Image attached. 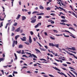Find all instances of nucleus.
I'll list each match as a JSON object with an SVG mask.
<instances>
[{
  "label": "nucleus",
  "instance_id": "obj_1",
  "mask_svg": "<svg viewBox=\"0 0 77 77\" xmlns=\"http://www.w3.org/2000/svg\"><path fill=\"white\" fill-rule=\"evenodd\" d=\"M34 57V58H36L37 59V57L35 54H32V55H29L28 56V57Z\"/></svg>",
  "mask_w": 77,
  "mask_h": 77
},
{
  "label": "nucleus",
  "instance_id": "obj_2",
  "mask_svg": "<svg viewBox=\"0 0 77 77\" xmlns=\"http://www.w3.org/2000/svg\"><path fill=\"white\" fill-rule=\"evenodd\" d=\"M68 54H69V55H71V56H74V57H75V59H77V57H76L75 56V55H74L70 53L69 52H68Z\"/></svg>",
  "mask_w": 77,
  "mask_h": 77
},
{
  "label": "nucleus",
  "instance_id": "obj_3",
  "mask_svg": "<svg viewBox=\"0 0 77 77\" xmlns=\"http://www.w3.org/2000/svg\"><path fill=\"white\" fill-rule=\"evenodd\" d=\"M23 38H20V39L22 41H26V37L24 36L23 37Z\"/></svg>",
  "mask_w": 77,
  "mask_h": 77
},
{
  "label": "nucleus",
  "instance_id": "obj_4",
  "mask_svg": "<svg viewBox=\"0 0 77 77\" xmlns=\"http://www.w3.org/2000/svg\"><path fill=\"white\" fill-rule=\"evenodd\" d=\"M29 42L30 43V44H32V38H31V36H29Z\"/></svg>",
  "mask_w": 77,
  "mask_h": 77
},
{
  "label": "nucleus",
  "instance_id": "obj_5",
  "mask_svg": "<svg viewBox=\"0 0 77 77\" xmlns=\"http://www.w3.org/2000/svg\"><path fill=\"white\" fill-rule=\"evenodd\" d=\"M61 22H63V23H65V22H68V21L66 19H63L61 20Z\"/></svg>",
  "mask_w": 77,
  "mask_h": 77
},
{
  "label": "nucleus",
  "instance_id": "obj_6",
  "mask_svg": "<svg viewBox=\"0 0 77 77\" xmlns=\"http://www.w3.org/2000/svg\"><path fill=\"white\" fill-rule=\"evenodd\" d=\"M59 8H60V9H61L63 11H64L66 13L67 12L66 11H65V10L63 9V8H61V7H59Z\"/></svg>",
  "mask_w": 77,
  "mask_h": 77
},
{
  "label": "nucleus",
  "instance_id": "obj_7",
  "mask_svg": "<svg viewBox=\"0 0 77 77\" xmlns=\"http://www.w3.org/2000/svg\"><path fill=\"white\" fill-rule=\"evenodd\" d=\"M36 19L32 20L31 22V23H35L36 22Z\"/></svg>",
  "mask_w": 77,
  "mask_h": 77
},
{
  "label": "nucleus",
  "instance_id": "obj_8",
  "mask_svg": "<svg viewBox=\"0 0 77 77\" xmlns=\"http://www.w3.org/2000/svg\"><path fill=\"white\" fill-rule=\"evenodd\" d=\"M19 48H23V45H20L18 46Z\"/></svg>",
  "mask_w": 77,
  "mask_h": 77
},
{
  "label": "nucleus",
  "instance_id": "obj_9",
  "mask_svg": "<svg viewBox=\"0 0 77 77\" xmlns=\"http://www.w3.org/2000/svg\"><path fill=\"white\" fill-rule=\"evenodd\" d=\"M55 60H56V61H57V62H60V61L61 63H62V62H63V61H62V60H57L56 59V58H55Z\"/></svg>",
  "mask_w": 77,
  "mask_h": 77
},
{
  "label": "nucleus",
  "instance_id": "obj_10",
  "mask_svg": "<svg viewBox=\"0 0 77 77\" xmlns=\"http://www.w3.org/2000/svg\"><path fill=\"white\" fill-rule=\"evenodd\" d=\"M39 7L40 9H44V7H43V6H42L41 5H40Z\"/></svg>",
  "mask_w": 77,
  "mask_h": 77
},
{
  "label": "nucleus",
  "instance_id": "obj_11",
  "mask_svg": "<svg viewBox=\"0 0 77 77\" xmlns=\"http://www.w3.org/2000/svg\"><path fill=\"white\" fill-rule=\"evenodd\" d=\"M36 15H44V14L43 13H41L40 14H37Z\"/></svg>",
  "mask_w": 77,
  "mask_h": 77
},
{
  "label": "nucleus",
  "instance_id": "obj_12",
  "mask_svg": "<svg viewBox=\"0 0 77 77\" xmlns=\"http://www.w3.org/2000/svg\"><path fill=\"white\" fill-rule=\"evenodd\" d=\"M62 32H67L68 33H70V34H71V33L70 32H69V31H67L66 30H65L64 31H62Z\"/></svg>",
  "mask_w": 77,
  "mask_h": 77
},
{
  "label": "nucleus",
  "instance_id": "obj_13",
  "mask_svg": "<svg viewBox=\"0 0 77 77\" xmlns=\"http://www.w3.org/2000/svg\"><path fill=\"white\" fill-rule=\"evenodd\" d=\"M26 17L25 16H23L22 17V21H24V20H26Z\"/></svg>",
  "mask_w": 77,
  "mask_h": 77
},
{
  "label": "nucleus",
  "instance_id": "obj_14",
  "mask_svg": "<svg viewBox=\"0 0 77 77\" xmlns=\"http://www.w3.org/2000/svg\"><path fill=\"white\" fill-rule=\"evenodd\" d=\"M20 37V35H18L15 36V39L16 40H17L18 38H19Z\"/></svg>",
  "mask_w": 77,
  "mask_h": 77
},
{
  "label": "nucleus",
  "instance_id": "obj_15",
  "mask_svg": "<svg viewBox=\"0 0 77 77\" xmlns=\"http://www.w3.org/2000/svg\"><path fill=\"white\" fill-rule=\"evenodd\" d=\"M54 68L56 70H57V71H60V70H59V69L58 68H57L56 67H54Z\"/></svg>",
  "mask_w": 77,
  "mask_h": 77
},
{
  "label": "nucleus",
  "instance_id": "obj_16",
  "mask_svg": "<svg viewBox=\"0 0 77 77\" xmlns=\"http://www.w3.org/2000/svg\"><path fill=\"white\" fill-rule=\"evenodd\" d=\"M20 17H21V15L20 14H18L17 16V17L16 18V20H18L19 18H20Z\"/></svg>",
  "mask_w": 77,
  "mask_h": 77
},
{
  "label": "nucleus",
  "instance_id": "obj_17",
  "mask_svg": "<svg viewBox=\"0 0 77 77\" xmlns=\"http://www.w3.org/2000/svg\"><path fill=\"white\" fill-rule=\"evenodd\" d=\"M40 60H44V61H46V62H49V61H47L44 58L40 59Z\"/></svg>",
  "mask_w": 77,
  "mask_h": 77
},
{
  "label": "nucleus",
  "instance_id": "obj_18",
  "mask_svg": "<svg viewBox=\"0 0 77 77\" xmlns=\"http://www.w3.org/2000/svg\"><path fill=\"white\" fill-rule=\"evenodd\" d=\"M14 56L15 57V60H17V59H18L17 58V54H16L15 53H14Z\"/></svg>",
  "mask_w": 77,
  "mask_h": 77
},
{
  "label": "nucleus",
  "instance_id": "obj_19",
  "mask_svg": "<svg viewBox=\"0 0 77 77\" xmlns=\"http://www.w3.org/2000/svg\"><path fill=\"white\" fill-rule=\"evenodd\" d=\"M15 40H14L13 42V44H12V46L13 47H14L15 46Z\"/></svg>",
  "mask_w": 77,
  "mask_h": 77
},
{
  "label": "nucleus",
  "instance_id": "obj_20",
  "mask_svg": "<svg viewBox=\"0 0 77 77\" xmlns=\"http://www.w3.org/2000/svg\"><path fill=\"white\" fill-rule=\"evenodd\" d=\"M49 45L50 46H53V47H54V45H53V43H49Z\"/></svg>",
  "mask_w": 77,
  "mask_h": 77
},
{
  "label": "nucleus",
  "instance_id": "obj_21",
  "mask_svg": "<svg viewBox=\"0 0 77 77\" xmlns=\"http://www.w3.org/2000/svg\"><path fill=\"white\" fill-rule=\"evenodd\" d=\"M20 28L19 27L16 30H15L16 32H19L20 31Z\"/></svg>",
  "mask_w": 77,
  "mask_h": 77
},
{
  "label": "nucleus",
  "instance_id": "obj_22",
  "mask_svg": "<svg viewBox=\"0 0 77 77\" xmlns=\"http://www.w3.org/2000/svg\"><path fill=\"white\" fill-rule=\"evenodd\" d=\"M38 13H39V12L36 11H35L33 12L32 13V14H37Z\"/></svg>",
  "mask_w": 77,
  "mask_h": 77
},
{
  "label": "nucleus",
  "instance_id": "obj_23",
  "mask_svg": "<svg viewBox=\"0 0 77 77\" xmlns=\"http://www.w3.org/2000/svg\"><path fill=\"white\" fill-rule=\"evenodd\" d=\"M35 50L36 51H37V52H38V53H40V52H41L40 51H39V50H38V49L35 48Z\"/></svg>",
  "mask_w": 77,
  "mask_h": 77
},
{
  "label": "nucleus",
  "instance_id": "obj_24",
  "mask_svg": "<svg viewBox=\"0 0 77 77\" xmlns=\"http://www.w3.org/2000/svg\"><path fill=\"white\" fill-rule=\"evenodd\" d=\"M69 29H71V30H74V31H75V29H74V28H73L72 27H69Z\"/></svg>",
  "mask_w": 77,
  "mask_h": 77
},
{
  "label": "nucleus",
  "instance_id": "obj_25",
  "mask_svg": "<svg viewBox=\"0 0 77 77\" xmlns=\"http://www.w3.org/2000/svg\"><path fill=\"white\" fill-rule=\"evenodd\" d=\"M72 50H73V51H76V49H75V48H74V47H72Z\"/></svg>",
  "mask_w": 77,
  "mask_h": 77
},
{
  "label": "nucleus",
  "instance_id": "obj_26",
  "mask_svg": "<svg viewBox=\"0 0 77 77\" xmlns=\"http://www.w3.org/2000/svg\"><path fill=\"white\" fill-rule=\"evenodd\" d=\"M38 27H39V23L35 26V28H37Z\"/></svg>",
  "mask_w": 77,
  "mask_h": 77
},
{
  "label": "nucleus",
  "instance_id": "obj_27",
  "mask_svg": "<svg viewBox=\"0 0 77 77\" xmlns=\"http://www.w3.org/2000/svg\"><path fill=\"white\" fill-rule=\"evenodd\" d=\"M69 72V73L70 74H71V75H72V76H73V77H76L75 76V75H74V74H73L72 73H71V72Z\"/></svg>",
  "mask_w": 77,
  "mask_h": 77
},
{
  "label": "nucleus",
  "instance_id": "obj_28",
  "mask_svg": "<svg viewBox=\"0 0 77 77\" xmlns=\"http://www.w3.org/2000/svg\"><path fill=\"white\" fill-rule=\"evenodd\" d=\"M53 30L54 31V32H56L57 33L58 32V31L56 30L53 29Z\"/></svg>",
  "mask_w": 77,
  "mask_h": 77
},
{
  "label": "nucleus",
  "instance_id": "obj_29",
  "mask_svg": "<svg viewBox=\"0 0 77 77\" xmlns=\"http://www.w3.org/2000/svg\"><path fill=\"white\" fill-rule=\"evenodd\" d=\"M59 45L58 44H57V45L56 44L55 45H54V46L56 47H57V48H59Z\"/></svg>",
  "mask_w": 77,
  "mask_h": 77
},
{
  "label": "nucleus",
  "instance_id": "obj_30",
  "mask_svg": "<svg viewBox=\"0 0 77 77\" xmlns=\"http://www.w3.org/2000/svg\"><path fill=\"white\" fill-rule=\"evenodd\" d=\"M46 9L47 11H49L51 10V8H50L48 7Z\"/></svg>",
  "mask_w": 77,
  "mask_h": 77
},
{
  "label": "nucleus",
  "instance_id": "obj_31",
  "mask_svg": "<svg viewBox=\"0 0 77 77\" xmlns=\"http://www.w3.org/2000/svg\"><path fill=\"white\" fill-rule=\"evenodd\" d=\"M34 19H35V17L33 16L30 19V20H34Z\"/></svg>",
  "mask_w": 77,
  "mask_h": 77
},
{
  "label": "nucleus",
  "instance_id": "obj_32",
  "mask_svg": "<svg viewBox=\"0 0 77 77\" xmlns=\"http://www.w3.org/2000/svg\"><path fill=\"white\" fill-rule=\"evenodd\" d=\"M60 23V24H61L62 25H64V26H65V25H66V24L65 23Z\"/></svg>",
  "mask_w": 77,
  "mask_h": 77
},
{
  "label": "nucleus",
  "instance_id": "obj_33",
  "mask_svg": "<svg viewBox=\"0 0 77 77\" xmlns=\"http://www.w3.org/2000/svg\"><path fill=\"white\" fill-rule=\"evenodd\" d=\"M22 57H26V58H28V57L26 55H23L22 56Z\"/></svg>",
  "mask_w": 77,
  "mask_h": 77
},
{
  "label": "nucleus",
  "instance_id": "obj_34",
  "mask_svg": "<svg viewBox=\"0 0 77 77\" xmlns=\"http://www.w3.org/2000/svg\"><path fill=\"white\" fill-rule=\"evenodd\" d=\"M61 17L62 18H63V19H65V17L64 16H61Z\"/></svg>",
  "mask_w": 77,
  "mask_h": 77
},
{
  "label": "nucleus",
  "instance_id": "obj_35",
  "mask_svg": "<svg viewBox=\"0 0 77 77\" xmlns=\"http://www.w3.org/2000/svg\"><path fill=\"white\" fill-rule=\"evenodd\" d=\"M30 34H31V35H33V31H30Z\"/></svg>",
  "mask_w": 77,
  "mask_h": 77
},
{
  "label": "nucleus",
  "instance_id": "obj_36",
  "mask_svg": "<svg viewBox=\"0 0 77 77\" xmlns=\"http://www.w3.org/2000/svg\"><path fill=\"white\" fill-rule=\"evenodd\" d=\"M21 50L19 51H17V53H18L19 54H20V53H21Z\"/></svg>",
  "mask_w": 77,
  "mask_h": 77
},
{
  "label": "nucleus",
  "instance_id": "obj_37",
  "mask_svg": "<svg viewBox=\"0 0 77 77\" xmlns=\"http://www.w3.org/2000/svg\"><path fill=\"white\" fill-rule=\"evenodd\" d=\"M24 43L26 44V45H30V43L29 42H25Z\"/></svg>",
  "mask_w": 77,
  "mask_h": 77
},
{
  "label": "nucleus",
  "instance_id": "obj_38",
  "mask_svg": "<svg viewBox=\"0 0 77 77\" xmlns=\"http://www.w3.org/2000/svg\"><path fill=\"white\" fill-rule=\"evenodd\" d=\"M37 44H38V45H39V46H40V47H42V46L41 45V44H40V43H39V42H37Z\"/></svg>",
  "mask_w": 77,
  "mask_h": 77
},
{
  "label": "nucleus",
  "instance_id": "obj_39",
  "mask_svg": "<svg viewBox=\"0 0 77 77\" xmlns=\"http://www.w3.org/2000/svg\"><path fill=\"white\" fill-rule=\"evenodd\" d=\"M50 38L52 39H53V40H54V39H55V38L52 37V36L50 37Z\"/></svg>",
  "mask_w": 77,
  "mask_h": 77
},
{
  "label": "nucleus",
  "instance_id": "obj_40",
  "mask_svg": "<svg viewBox=\"0 0 77 77\" xmlns=\"http://www.w3.org/2000/svg\"><path fill=\"white\" fill-rule=\"evenodd\" d=\"M13 26H17V23H15L13 25Z\"/></svg>",
  "mask_w": 77,
  "mask_h": 77
},
{
  "label": "nucleus",
  "instance_id": "obj_41",
  "mask_svg": "<svg viewBox=\"0 0 77 77\" xmlns=\"http://www.w3.org/2000/svg\"><path fill=\"white\" fill-rule=\"evenodd\" d=\"M15 30V27H13L11 30L12 31H14Z\"/></svg>",
  "mask_w": 77,
  "mask_h": 77
},
{
  "label": "nucleus",
  "instance_id": "obj_42",
  "mask_svg": "<svg viewBox=\"0 0 77 77\" xmlns=\"http://www.w3.org/2000/svg\"><path fill=\"white\" fill-rule=\"evenodd\" d=\"M13 73L14 74H18V72H17L14 71L13 72Z\"/></svg>",
  "mask_w": 77,
  "mask_h": 77
},
{
  "label": "nucleus",
  "instance_id": "obj_43",
  "mask_svg": "<svg viewBox=\"0 0 77 77\" xmlns=\"http://www.w3.org/2000/svg\"><path fill=\"white\" fill-rule=\"evenodd\" d=\"M2 23H3V22H1V23L0 24V27H1L3 26V24Z\"/></svg>",
  "mask_w": 77,
  "mask_h": 77
},
{
  "label": "nucleus",
  "instance_id": "obj_44",
  "mask_svg": "<svg viewBox=\"0 0 77 77\" xmlns=\"http://www.w3.org/2000/svg\"><path fill=\"white\" fill-rule=\"evenodd\" d=\"M54 64V65H56V66H57V65H58V64H57V63H53Z\"/></svg>",
  "mask_w": 77,
  "mask_h": 77
},
{
  "label": "nucleus",
  "instance_id": "obj_45",
  "mask_svg": "<svg viewBox=\"0 0 77 77\" xmlns=\"http://www.w3.org/2000/svg\"><path fill=\"white\" fill-rule=\"evenodd\" d=\"M63 65L64 66H67V65L65 63L63 64Z\"/></svg>",
  "mask_w": 77,
  "mask_h": 77
},
{
  "label": "nucleus",
  "instance_id": "obj_46",
  "mask_svg": "<svg viewBox=\"0 0 77 77\" xmlns=\"http://www.w3.org/2000/svg\"><path fill=\"white\" fill-rule=\"evenodd\" d=\"M49 76L51 77H54V76L53 75L50 74H49Z\"/></svg>",
  "mask_w": 77,
  "mask_h": 77
},
{
  "label": "nucleus",
  "instance_id": "obj_47",
  "mask_svg": "<svg viewBox=\"0 0 77 77\" xmlns=\"http://www.w3.org/2000/svg\"><path fill=\"white\" fill-rule=\"evenodd\" d=\"M3 60H4V59L3 58H0V61H3Z\"/></svg>",
  "mask_w": 77,
  "mask_h": 77
},
{
  "label": "nucleus",
  "instance_id": "obj_48",
  "mask_svg": "<svg viewBox=\"0 0 77 77\" xmlns=\"http://www.w3.org/2000/svg\"><path fill=\"white\" fill-rule=\"evenodd\" d=\"M22 52H21V54H25V53L24 52V51L23 50L22 51Z\"/></svg>",
  "mask_w": 77,
  "mask_h": 77
},
{
  "label": "nucleus",
  "instance_id": "obj_49",
  "mask_svg": "<svg viewBox=\"0 0 77 77\" xmlns=\"http://www.w3.org/2000/svg\"><path fill=\"white\" fill-rule=\"evenodd\" d=\"M39 34H40L39 33H38V38H39V39H40V36H39Z\"/></svg>",
  "mask_w": 77,
  "mask_h": 77
},
{
  "label": "nucleus",
  "instance_id": "obj_50",
  "mask_svg": "<svg viewBox=\"0 0 77 77\" xmlns=\"http://www.w3.org/2000/svg\"><path fill=\"white\" fill-rule=\"evenodd\" d=\"M41 18H42V16H39L38 17V19H41Z\"/></svg>",
  "mask_w": 77,
  "mask_h": 77
},
{
  "label": "nucleus",
  "instance_id": "obj_51",
  "mask_svg": "<svg viewBox=\"0 0 77 77\" xmlns=\"http://www.w3.org/2000/svg\"><path fill=\"white\" fill-rule=\"evenodd\" d=\"M15 45H17V43H18V42H17V41H15Z\"/></svg>",
  "mask_w": 77,
  "mask_h": 77
},
{
  "label": "nucleus",
  "instance_id": "obj_52",
  "mask_svg": "<svg viewBox=\"0 0 77 77\" xmlns=\"http://www.w3.org/2000/svg\"><path fill=\"white\" fill-rule=\"evenodd\" d=\"M69 7L70 8H71L72 10L74 11V10H73V9H72V6L71 5H70Z\"/></svg>",
  "mask_w": 77,
  "mask_h": 77
},
{
  "label": "nucleus",
  "instance_id": "obj_53",
  "mask_svg": "<svg viewBox=\"0 0 77 77\" xmlns=\"http://www.w3.org/2000/svg\"><path fill=\"white\" fill-rule=\"evenodd\" d=\"M26 72L27 73H29V74H31L32 73L31 72H30V71H27Z\"/></svg>",
  "mask_w": 77,
  "mask_h": 77
},
{
  "label": "nucleus",
  "instance_id": "obj_54",
  "mask_svg": "<svg viewBox=\"0 0 77 77\" xmlns=\"http://www.w3.org/2000/svg\"><path fill=\"white\" fill-rule=\"evenodd\" d=\"M52 26V25H48L47 26V27H50V26Z\"/></svg>",
  "mask_w": 77,
  "mask_h": 77
},
{
  "label": "nucleus",
  "instance_id": "obj_55",
  "mask_svg": "<svg viewBox=\"0 0 77 77\" xmlns=\"http://www.w3.org/2000/svg\"><path fill=\"white\" fill-rule=\"evenodd\" d=\"M64 36H65V37H67V38H68V37H69V35H64Z\"/></svg>",
  "mask_w": 77,
  "mask_h": 77
},
{
  "label": "nucleus",
  "instance_id": "obj_56",
  "mask_svg": "<svg viewBox=\"0 0 77 77\" xmlns=\"http://www.w3.org/2000/svg\"><path fill=\"white\" fill-rule=\"evenodd\" d=\"M45 36H47V33L45 32Z\"/></svg>",
  "mask_w": 77,
  "mask_h": 77
},
{
  "label": "nucleus",
  "instance_id": "obj_57",
  "mask_svg": "<svg viewBox=\"0 0 77 77\" xmlns=\"http://www.w3.org/2000/svg\"><path fill=\"white\" fill-rule=\"evenodd\" d=\"M61 4L62 5H63V6H65V4H63V3H62V2H61Z\"/></svg>",
  "mask_w": 77,
  "mask_h": 77
},
{
  "label": "nucleus",
  "instance_id": "obj_58",
  "mask_svg": "<svg viewBox=\"0 0 77 77\" xmlns=\"http://www.w3.org/2000/svg\"><path fill=\"white\" fill-rule=\"evenodd\" d=\"M28 15H30L31 14V12H28Z\"/></svg>",
  "mask_w": 77,
  "mask_h": 77
},
{
  "label": "nucleus",
  "instance_id": "obj_59",
  "mask_svg": "<svg viewBox=\"0 0 77 77\" xmlns=\"http://www.w3.org/2000/svg\"><path fill=\"white\" fill-rule=\"evenodd\" d=\"M60 15H61V14H62V15H65V14H63V13L62 12H60Z\"/></svg>",
  "mask_w": 77,
  "mask_h": 77
},
{
  "label": "nucleus",
  "instance_id": "obj_60",
  "mask_svg": "<svg viewBox=\"0 0 77 77\" xmlns=\"http://www.w3.org/2000/svg\"><path fill=\"white\" fill-rule=\"evenodd\" d=\"M51 24H54V22L53 21H51Z\"/></svg>",
  "mask_w": 77,
  "mask_h": 77
},
{
  "label": "nucleus",
  "instance_id": "obj_61",
  "mask_svg": "<svg viewBox=\"0 0 77 77\" xmlns=\"http://www.w3.org/2000/svg\"><path fill=\"white\" fill-rule=\"evenodd\" d=\"M74 74H75V75H77L76 77H77V73H76L75 71L74 72Z\"/></svg>",
  "mask_w": 77,
  "mask_h": 77
},
{
  "label": "nucleus",
  "instance_id": "obj_62",
  "mask_svg": "<svg viewBox=\"0 0 77 77\" xmlns=\"http://www.w3.org/2000/svg\"><path fill=\"white\" fill-rule=\"evenodd\" d=\"M3 20H4V19H2L0 17V21H3Z\"/></svg>",
  "mask_w": 77,
  "mask_h": 77
},
{
  "label": "nucleus",
  "instance_id": "obj_63",
  "mask_svg": "<svg viewBox=\"0 0 77 77\" xmlns=\"http://www.w3.org/2000/svg\"><path fill=\"white\" fill-rule=\"evenodd\" d=\"M14 34L13 33V32H12L11 36H14Z\"/></svg>",
  "mask_w": 77,
  "mask_h": 77
},
{
  "label": "nucleus",
  "instance_id": "obj_64",
  "mask_svg": "<svg viewBox=\"0 0 77 77\" xmlns=\"http://www.w3.org/2000/svg\"><path fill=\"white\" fill-rule=\"evenodd\" d=\"M72 14L73 15H74V16L75 17V16H76V15H75V13L74 12Z\"/></svg>",
  "mask_w": 77,
  "mask_h": 77
}]
</instances>
